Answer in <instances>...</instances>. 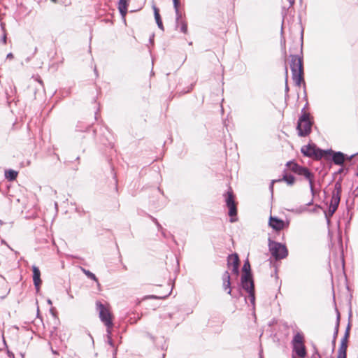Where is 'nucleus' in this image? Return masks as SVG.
Instances as JSON below:
<instances>
[{"mask_svg":"<svg viewBox=\"0 0 358 358\" xmlns=\"http://www.w3.org/2000/svg\"><path fill=\"white\" fill-rule=\"evenodd\" d=\"M290 57V69L292 74V79L295 84L299 86L303 80V59L297 55H291Z\"/></svg>","mask_w":358,"mask_h":358,"instance_id":"1","label":"nucleus"},{"mask_svg":"<svg viewBox=\"0 0 358 358\" xmlns=\"http://www.w3.org/2000/svg\"><path fill=\"white\" fill-rule=\"evenodd\" d=\"M313 123L310 120V115L305 111V108H303L296 126L298 135L301 137L309 135L311 132Z\"/></svg>","mask_w":358,"mask_h":358,"instance_id":"2","label":"nucleus"},{"mask_svg":"<svg viewBox=\"0 0 358 358\" xmlns=\"http://www.w3.org/2000/svg\"><path fill=\"white\" fill-rule=\"evenodd\" d=\"M287 166L294 173L303 176L309 182L310 189L313 196L315 195V189L313 187L314 175L309 171V169L305 166L299 165L298 164L289 162L287 163Z\"/></svg>","mask_w":358,"mask_h":358,"instance_id":"3","label":"nucleus"},{"mask_svg":"<svg viewBox=\"0 0 358 358\" xmlns=\"http://www.w3.org/2000/svg\"><path fill=\"white\" fill-rule=\"evenodd\" d=\"M268 250L275 260L285 259L288 255V250L285 245L268 239Z\"/></svg>","mask_w":358,"mask_h":358,"instance_id":"4","label":"nucleus"},{"mask_svg":"<svg viewBox=\"0 0 358 358\" xmlns=\"http://www.w3.org/2000/svg\"><path fill=\"white\" fill-rule=\"evenodd\" d=\"M355 155H352L348 157L347 155L343 153L342 152H336L331 149H329L324 150L323 158L327 160H329L331 159L335 164L342 166L346 159L351 160Z\"/></svg>","mask_w":358,"mask_h":358,"instance_id":"5","label":"nucleus"},{"mask_svg":"<svg viewBox=\"0 0 358 358\" xmlns=\"http://www.w3.org/2000/svg\"><path fill=\"white\" fill-rule=\"evenodd\" d=\"M226 206L229 208L228 214L231 217L230 222H234L236 219L233 217L237 215V207L235 201V196L231 188L224 194Z\"/></svg>","mask_w":358,"mask_h":358,"instance_id":"6","label":"nucleus"},{"mask_svg":"<svg viewBox=\"0 0 358 358\" xmlns=\"http://www.w3.org/2000/svg\"><path fill=\"white\" fill-rule=\"evenodd\" d=\"M325 150H322L316 147L314 144H308L301 148V152L303 155L309 157H313L315 159L323 158Z\"/></svg>","mask_w":358,"mask_h":358,"instance_id":"7","label":"nucleus"},{"mask_svg":"<svg viewBox=\"0 0 358 358\" xmlns=\"http://www.w3.org/2000/svg\"><path fill=\"white\" fill-rule=\"evenodd\" d=\"M96 310L99 311L100 320L106 327H113L112 315L110 311L100 301L96 303Z\"/></svg>","mask_w":358,"mask_h":358,"instance_id":"8","label":"nucleus"},{"mask_svg":"<svg viewBox=\"0 0 358 358\" xmlns=\"http://www.w3.org/2000/svg\"><path fill=\"white\" fill-rule=\"evenodd\" d=\"M350 328L351 324L350 322H349L346 327L345 334L341 339V345L338 350L337 358H346L347 357L348 340L350 336Z\"/></svg>","mask_w":358,"mask_h":358,"instance_id":"9","label":"nucleus"},{"mask_svg":"<svg viewBox=\"0 0 358 358\" xmlns=\"http://www.w3.org/2000/svg\"><path fill=\"white\" fill-rule=\"evenodd\" d=\"M342 192L341 184L339 182H336L334 186V189L332 192L330 205L338 207L341 195Z\"/></svg>","mask_w":358,"mask_h":358,"instance_id":"10","label":"nucleus"},{"mask_svg":"<svg viewBox=\"0 0 358 358\" xmlns=\"http://www.w3.org/2000/svg\"><path fill=\"white\" fill-rule=\"evenodd\" d=\"M241 286L247 292L255 289L254 281L252 275L243 274L241 278Z\"/></svg>","mask_w":358,"mask_h":358,"instance_id":"11","label":"nucleus"},{"mask_svg":"<svg viewBox=\"0 0 358 358\" xmlns=\"http://www.w3.org/2000/svg\"><path fill=\"white\" fill-rule=\"evenodd\" d=\"M240 260L238 254L234 253L229 255L227 257V266L230 267L232 266V272L234 274H238L239 272Z\"/></svg>","mask_w":358,"mask_h":358,"instance_id":"12","label":"nucleus"},{"mask_svg":"<svg viewBox=\"0 0 358 358\" xmlns=\"http://www.w3.org/2000/svg\"><path fill=\"white\" fill-rule=\"evenodd\" d=\"M268 224L275 231L282 230L286 226L285 222L282 220L272 216H271L269 218Z\"/></svg>","mask_w":358,"mask_h":358,"instance_id":"13","label":"nucleus"},{"mask_svg":"<svg viewBox=\"0 0 358 358\" xmlns=\"http://www.w3.org/2000/svg\"><path fill=\"white\" fill-rule=\"evenodd\" d=\"M32 271H33L34 285L36 287V292H38L39 289H40L41 284L42 282V281L41 280V271H40L39 268L36 266H32Z\"/></svg>","mask_w":358,"mask_h":358,"instance_id":"14","label":"nucleus"},{"mask_svg":"<svg viewBox=\"0 0 358 358\" xmlns=\"http://www.w3.org/2000/svg\"><path fill=\"white\" fill-rule=\"evenodd\" d=\"M129 0H118V10L122 17L127 13Z\"/></svg>","mask_w":358,"mask_h":358,"instance_id":"15","label":"nucleus"},{"mask_svg":"<svg viewBox=\"0 0 358 358\" xmlns=\"http://www.w3.org/2000/svg\"><path fill=\"white\" fill-rule=\"evenodd\" d=\"M152 8L154 10V15H155V19L156 23H157L158 27L161 30L164 31V26H163V23H162V21L161 19V16L159 15V9L155 5L152 6Z\"/></svg>","mask_w":358,"mask_h":358,"instance_id":"16","label":"nucleus"},{"mask_svg":"<svg viewBox=\"0 0 358 358\" xmlns=\"http://www.w3.org/2000/svg\"><path fill=\"white\" fill-rule=\"evenodd\" d=\"M294 350L299 357H304L306 355L305 346L303 344L294 345Z\"/></svg>","mask_w":358,"mask_h":358,"instance_id":"17","label":"nucleus"},{"mask_svg":"<svg viewBox=\"0 0 358 358\" xmlns=\"http://www.w3.org/2000/svg\"><path fill=\"white\" fill-rule=\"evenodd\" d=\"M337 315H336V322L335 324V329L334 332V336H333V343L334 345L336 343V340L338 334V329H339V324H340V313L338 310H336Z\"/></svg>","mask_w":358,"mask_h":358,"instance_id":"18","label":"nucleus"},{"mask_svg":"<svg viewBox=\"0 0 358 358\" xmlns=\"http://www.w3.org/2000/svg\"><path fill=\"white\" fill-rule=\"evenodd\" d=\"M282 180L285 181L289 185H292L294 183L295 178L291 174L285 173Z\"/></svg>","mask_w":358,"mask_h":358,"instance_id":"19","label":"nucleus"},{"mask_svg":"<svg viewBox=\"0 0 358 358\" xmlns=\"http://www.w3.org/2000/svg\"><path fill=\"white\" fill-rule=\"evenodd\" d=\"M17 176V173L14 170H8L5 172V176L9 180H15Z\"/></svg>","mask_w":358,"mask_h":358,"instance_id":"20","label":"nucleus"},{"mask_svg":"<svg viewBox=\"0 0 358 358\" xmlns=\"http://www.w3.org/2000/svg\"><path fill=\"white\" fill-rule=\"evenodd\" d=\"M293 344L294 345L303 344V336L299 333H297L296 334H295L294 336V338H293Z\"/></svg>","mask_w":358,"mask_h":358,"instance_id":"21","label":"nucleus"},{"mask_svg":"<svg viewBox=\"0 0 358 358\" xmlns=\"http://www.w3.org/2000/svg\"><path fill=\"white\" fill-rule=\"evenodd\" d=\"M81 270L86 275V276L87 278H89L90 279L98 282V279L96 277V275L92 273L91 271H90L89 270H87L84 268H81Z\"/></svg>","mask_w":358,"mask_h":358,"instance_id":"22","label":"nucleus"},{"mask_svg":"<svg viewBox=\"0 0 358 358\" xmlns=\"http://www.w3.org/2000/svg\"><path fill=\"white\" fill-rule=\"evenodd\" d=\"M222 288L227 294H231V281L222 282Z\"/></svg>","mask_w":358,"mask_h":358,"instance_id":"23","label":"nucleus"},{"mask_svg":"<svg viewBox=\"0 0 358 358\" xmlns=\"http://www.w3.org/2000/svg\"><path fill=\"white\" fill-rule=\"evenodd\" d=\"M243 271L244 273L243 274L249 273L250 275H252L251 270H250V264L248 261H246L244 263V264L243 266Z\"/></svg>","mask_w":358,"mask_h":358,"instance_id":"24","label":"nucleus"},{"mask_svg":"<svg viewBox=\"0 0 358 358\" xmlns=\"http://www.w3.org/2000/svg\"><path fill=\"white\" fill-rule=\"evenodd\" d=\"M107 343H108V345H110L112 348H114L113 352V358H116L117 348H115V345H114L112 338H108Z\"/></svg>","mask_w":358,"mask_h":358,"instance_id":"25","label":"nucleus"},{"mask_svg":"<svg viewBox=\"0 0 358 358\" xmlns=\"http://www.w3.org/2000/svg\"><path fill=\"white\" fill-rule=\"evenodd\" d=\"M324 213L327 223L329 224L330 217H331L334 214L335 212H333V210H331V209L329 208L327 212L324 210Z\"/></svg>","mask_w":358,"mask_h":358,"instance_id":"26","label":"nucleus"},{"mask_svg":"<svg viewBox=\"0 0 358 358\" xmlns=\"http://www.w3.org/2000/svg\"><path fill=\"white\" fill-rule=\"evenodd\" d=\"M180 31L184 33V34H186L187 31V24L186 22L185 21H181L180 22Z\"/></svg>","mask_w":358,"mask_h":358,"instance_id":"27","label":"nucleus"},{"mask_svg":"<svg viewBox=\"0 0 358 358\" xmlns=\"http://www.w3.org/2000/svg\"><path fill=\"white\" fill-rule=\"evenodd\" d=\"M249 296V299L251 302V303L255 306V289L253 291H250L248 292Z\"/></svg>","mask_w":358,"mask_h":358,"instance_id":"28","label":"nucleus"},{"mask_svg":"<svg viewBox=\"0 0 358 358\" xmlns=\"http://www.w3.org/2000/svg\"><path fill=\"white\" fill-rule=\"evenodd\" d=\"M230 275H229V273L226 271L223 274H222V282H227V281H230Z\"/></svg>","mask_w":358,"mask_h":358,"instance_id":"29","label":"nucleus"},{"mask_svg":"<svg viewBox=\"0 0 358 358\" xmlns=\"http://www.w3.org/2000/svg\"><path fill=\"white\" fill-rule=\"evenodd\" d=\"M150 217L152 220V221L155 224V225L157 226L158 230H162V227L159 224V222L157 221V220L155 217H152V216H150Z\"/></svg>","mask_w":358,"mask_h":358,"instance_id":"30","label":"nucleus"},{"mask_svg":"<svg viewBox=\"0 0 358 358\" xmlns=\"http://www.w3.org/2000/svg\"><path fill=\"white\" fill-rule=\"evenodd\" d=\"M176 12V27H178L179 26V23H180V18L182 17V15L181 13H180L179 10H178V11H175Z\"/></svg>","mask_w":358,"mask_h":358,"instance_id":"31","label":"nucleus"},{"mask_svg":"<svg viewBox=\"0 0 358 358\" xmlns=\"http://www.w3.org/2000/svg\"><path fill=\"white\" fill-rule=\"evenodd\" d=\"M1 29L3 31V38H2V41H3V43H6V34L5 33V28H4V24L3 23H1Z\"/></svg>","mask_w":358,"mask_h":358,"instance_id":"32","label":"nucleus"},{"mask_svg":"<svg viewBox=\"0 0 358 358\" xmlns=\"http://www.w3.org/2000/svg\"><path fill=\"white\" fill-rule=\"evenodd\" d=\"M175 11L179 10L180 0H173Z\"/></svg>","mask_w":358,"mask_h":358,"instance_id":"33","label":"nucleus"},{"mask_svg":"<svg viewBox=\"0 0 358 358\" xmlns=\"http://www.w3.org/2000/svg\"><path fill=\"white\" fill-rule=\"evenodd\" d=\"M107 327V329H106V333H107V338H111V328L113 327Z\"/></svg>","mask_w":358,"mask_h":358,"instance_id":"34","label":"nucleus"},{"mask_svg":"<svg viewBox=\"0 0 358 358\" xmlns=\"http://www.w3.org/2000/svg\"><path fill=\"white\" fill-rule=\"evenodd\" d=\"M329 208L331 209V210H333V212H336L337 208H338V207L329 205Z\"/></svg>","mask_w":358,"mask_h":358,"instance_id":"35","label":"nucleus"},{"mask_svg":"<svg viewBox=\"0 0 358 358\" xmlns=\"http://www.w3.org/2000/svg\"><path fill=\"white\" fill-rule=\"evenodd\" d=\"M289 91V87H288V85H287V79L286 78V80H285V93L287 94Z\"/></svg>","mask_w":358,"mask_h":358,"instance_id":"36","label":"nucleus"},{"mask_svg":"<svg viewBox=\"0 0 358 358\" xmlns=\"http://www.w3.org/2000/svg\"><path fill=\"white\" fill-rule=\"evenodd\" d=\"M344 171H345V169H344V168H343V167H341V168H340V169L338 170V171H337V173H338V174H341V173H343Z\"/></svg>","mask_w":358,"mask_h":358,"instance_id":"37","label":"nucleus"},{"mask_svg":"<svg viewBox=\"0 0 358 358\" xmlns=\"http://www.w3.org/2000/svg\"><path fill=\"white\" fill-rule=\"evenodd\" d=\"M322 208V207L320 205H315L314 209L313 210V212H316L317 209Z\"/></svg>","mask_w":358,"mask_h":358,"instance_id":"38","label":"nucleus"},{"mask_svg":"<svg viewBox=\"0 0 358 358\" xmlns=\"http://www.w3.org/2000/svg\"><path fill=\"white\" fill-rule=\"evenodd\" d=\"M6 58L7 59H12L13 58V55L10 52V53H8L6 56Z\"/></svg>","mask_w":358,"mask_h":358,"instance_id":"39","label":"nucleus"},{"mask_svg":"<svg viewBox=\"0 0 358 358\" xmlns=\"http://www.w3.org/2000/svg\"><path fill=\"white\" fill-rule=\"evenodd\" d=\"M159 231H161L162 235L164 238H166V236L165 230L162 228V230H159Z\"/></svg>","mask_w":358,"mask_h":358,"instance_id":"40","label":"nucleus"},{"mask_svg":"<svg viewBox=\"0 0 358 358\" xmlns=\"http://www.w3.org/2000/svg\"><path fill=\"white\" fill-rule=\"evenodd\" d=\"M289 3V6H292L295 2V0H287Z\"/></svg>","mask_w":358,"mask_h":358,"instance_id":"41","label":"nucleus"},{"mask_svg":"<svg viewBox=\"0 0 358 358\" xmlns=\"http://www.w3.org/2000/svg\"><path fill=\"white\" fill-rule=\"evenodd\" d=\"M313 200L312 199L310 202L307 203V206H310L313 204Z\"/></svg>","mask_w":358,"mask_h":358,"instance_id":"42","label":"nucleus"},{"mask_svg":"<svg viewBox=\"0 0 358 358\" xmlns=\"http://www.w3.org/2000/svg\"><path fill=\"white\" fill-rule=\"evenodd\" d=\"M148 298H150V299H157V297L156 296L152 295V296H148Z\"/></svg>","mask_w":358,"mask_h":358,"instance_id":"43","label":"nucleus"},{"mask_svg":"<svg viewBox=\"0 0 358 358\" xmlns=\"http://www.w3.org/2000/svg\"><path fill=\"white\" fill-rule=\"evenodd\" d=\"M274 182H275V180H273V182H272V183H271V186H270V189H271V190H273V183Z\"/></svg>","mask_w":358,"mask_h":358,"instance_id":"44","label":"nucleus"},{"mask_svg":"<svg viewBox=\"0 0 358 358\" xmlns=\"http://www.w3.org/2000/svg\"><path fill=\"white\" fill-rule=\"evenodd\" d=\"M47 302H48V304H50V305H51V304H52V301H51L50 299H48V300L47 301Z\"/></svg>","mask_w":358,"mask_h":358,"instance_id":"45","label":"nucleus"},{"mask_svg":"<svg viewBox=\"0 0 358 358\" xmlns=\"http://www.w3.org/2000/svg\"><path fill=\"white\" fill-rule=\"evenodd\" d=\"M69 297H70L71 299H73V295H72V294H69Z\"/></svg>","mask_w":358,"mask_h":358,"instance_id":"46","label":"nucleus"},{"mask_svg":"<svg viewBox=\"0 0 358 358\" xmlns=\"http://www.w3.org/2000/svg\"><path fill=\"white\" fill-rule=\"evenodd\" d=\"M150 43H152V42H153V38H151L150 39Z\"/></svg>","mask_w":358,"mask_h":358,"instance_id":"47","label":"nucleus"},{"mask_svg":"<svg viewBox=\"0 0 358 358\" xmlns=\"http://www.w3.org/2000/svg\"><path fill=\"white\" fill-rule=\"evenodd\" d=\"M52 2L56 3L57 0H51Z\"/></svg>","mask_w":358,"mask_h":358,"instance_id":"48","label":"nucleus"},{"mask_svg":"<svg viewBox=\"0 0 358 358\" xmlns=\"http://www.w3.org/2000/svg\"><path fill=\"white\" fill-rule=\"evenodd\" d=\"M317 357L320 358V355L317 352Z\"/></svg>","mask_w":358,"mask_h":358,"instance_id":"49","label":"nucleus"},{"mask_svg":"<svg viewBox=\"0 0 358 358\" xmlns=\"http://www.w3.org/2000/svg\"><path fill=\"white\" fill-rule=\"evenodd\" d=\"M315 358H316V357H315Z\"/></svg>","mask_w":358,"mask_h":358,"instance_id":"50","label":"nucleus"}]
</instances>
